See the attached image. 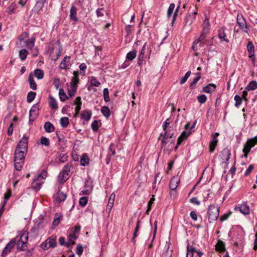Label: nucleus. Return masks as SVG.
Returning <instances> with one entry per match:
<instances>
[{
  "label": "nucleus",
  "instance_id": "35",
  "mask_svg": "<svg viewBox=\"0 0 257 257\" xmlns=\"http://www.w3.org/2000/svg\"><path fill=\"white\" fill-rule=\"evenodd\" d=\"M28 54V51L26 49H23L19 51V54L20 59L22 61H24L26 59Z\"/></svg>",
  "mask_w": 257,
  "mask_h": 257
},
{
  "label": "nucleus",
  "instance_id": "33",
  "mask_svg": "<svg viewBox=\"0 0 257 257\" xmlns=\"http://www.w3.org/2000/svg\"><path fill=\"white\" fill-rule=\"evenodd\" d=\"M81 117L86 120H89L91 116V111L90 110H84L81 114Z\"/></svg>",
  "mask_w": 257,
  "mask_h": 257
},
{
  "label": "nucleus",
  "instance_id": "29",
  "mask_svg": "<svg viewBox=\"0 0 257 257\" xmlns=\"http://www.w3.org/2000/svg\"><path fill=\"white\" fill-rule=\"evenodd\" d=\"M257 88V82L256 81H251L246 86L245 90L247 91L253 90Z\"/></svg>",
  "mask_w": 257,
  "mask_h": 257
},
{
  "label": "nucleus",
  "instance_id": "46",
  "mask_svg": "<svg viewBox=\"0 0 257 257\" xmlns=\"http://www.w3.org/2000/svg\"><path fill=\"white\" fill-rule=\"evenodd\" d=\"M36 93L33 91H30L27 95V101L28 102H31L35 98Z\"/></svg>",
  "mask_w": 257,
  "mask_h": 257
},
{
  "label": "nucleus",
  "instance_id": "13",
  "mask_svg": "<svg viewBox=\"0 0 257 257\" xmlns=\"http://www.w3.org/2000/svg\"><path fill=\"white\" fill-rule=\"evenodd\" d=\"M180 181V177L178 175L174 176L170 180L169 186L172 190H175L177 188Z\"/></svg>",
  "mask_w": 257,
  "mask_h": 257
},
{
  "label": "nucleus",
  "instance_id": "1",
  "mask_svg": "<svg viewBox=\"0 0 257 257\" xmlns=\"http://www.w3.org/2000/svg\"><path fill=\"white\" fill-rule=\"evenodd\" d=\"M28 138L23 136L19 142L14 156L15 168L18 170H21L25 161V156L28 152Z\"/></svg>",
  "mask_w": 257,
  "mask_h": 257
},
{
  "label": "nucleus",
  "instance_id": "56",
  "mask_svg": "<svg viewBox=\"0 0 257 257\" xmlns=\"http://www.w3.org/2000/svg\"><path fill=\"white\" fill-rule=\"evenodd\" d=\"M103 96L104 100L105 102H108L110 100L109 96V91L108 88H105L103 89Z\"/></svg>",
  "mask_w": 257,
  "mask_h": 257
},
{
  "label": "nucleus",
  "instance_id": "19",
  "mask_svg": "<svg viewBox=\"0 0 257 257\" xmlns=\"http://www.w3.org/2000/svg\"><path fill=\"white\" fill-rule=\"evenodd\" d=\"M77 238V236L75 234V232L70 233L68 237V240L67 241L68 247H72V246L75 243V240Z\"/></svg>",
  "mask_w": 257,
  "mask_h": 257
},
{
  "label": "nucleus",
  "instance_id": "27",
  "mask_svg": "<svg viewBox=\"0 0 257 257\" xmlns=\"http://www.w3.org/2000/svg\"><path fill=\"white\" fill-rule=\"evenodd\" d=\"M44 127L45 131L47 133H52L55 130L54 125L49 121L45 123Z\"/></svg>",
  "mask_w": 257,
  "mask_h": 257
},
{
  "label": "nucleus",
  "instance_id": "42",
  "mask_svg": "<svg viewBox=\"0 0 257 257\" xmlns=\"http://www.w3.org/2000/svg\"><path fill=\"white\" fill-rule=\"evenodd\" d=\"M137 56V51L136 50H133L129 52L126 56V59L130 61H132L134 60Z\"/></svg>",
  "mask_w": 257,
  "mask_h": 257
},
{
  "label": "nucleus",
  "instance_id": "2",
  "mask_svg": "<svg viewBox=\"0 0 257 257\" xmlns=\"http://www.w3.org/2000/svg\"><path fill=\"white\" fill-rule=\"evenodd\" d=\"M72 168V164L71 163H67V164L64 167L62 171L59 173L58 176V180L59 183L63 184L68 179Z\"/></svg>",
  "mask_w": 257,
  "mask_h": 257
},
{
  "label": "nucleus",
  "instance_id": "54",
  "mask_svg": "<svg viewBox=\"0 0 257 257\" xmlns=\"http://www.w3.org/2000/svg\"><path fill=\"white\" fill-rule=\"evenodd\" d=\"M175 5L174 4H171L167 11V16L170 18L173 14L175 9Z\"/></svg>",
  "mask_w": 257,
  "mask_h": 257
},
{
  "label": "nucleus",
  "instance_id": "11",
  "mask_svg": "<svg viewBox=\"0 0 257 257\" xmlns=\"http://www.w3.org/2000/svg\"><path fill=\"white\" fill-rule=\"evenodd\" d=\"M219 135V134L218 133H215L211 135V137L212 139L209 144V152L210 153H213L214 152L215 147L217 145V143L218 142L217 137H218Z\"/></svg>",
  "mask_w": 257,
  "mask_h": 257
},
{
  "label": "nucleus",
  "instance_id": "63",
  "mask_svg": "<svg viewBox=\"0 0 257 257\" xmlns=\"http://www.w3.org/2000/svg\"><path fill=\"white\" fill-rule=\"evenodd\" d=\"M196 75H197L196 77H195L192 82L190 84V86H193L194 85L196 84L197 83V82L199 80V79H200V73H197L196 74Z\"/></svg>",
  "mask_w": 257,
  "mask_h": 257
},
{
  "label": "nucleus",
  "instance_id": "53",
  "mask_svg": "<svg viewBox=\"0 0 257 257\" xmlns=\"http://www.w3.org/2000/svg\"><path fill=\"white\" fill-rule=\"evenodd\" d=\"M190 131H183L178 139H180L181 140H182V141L183 142L184 140H185L187 138V137L190 135Z\"/></svg>",
  "mask_w": 257,
  "mask_h": 257
},
{
  "label": "nucleus",
  "instance_id": "3",
  "mask_svg": "<svg viewBox=\"0 0 257 257\" xmlns=\"http://www.w3.org/2000/svg\"><path fill=\"white\" fill-rule=\"evenodd\" d=\"M219 213V208L217 206L213 204L209 206L207 214L209 223H213L218 219Z\"/></svg>",
  "mask_w": 257,
  "mask_h": 257
},
{
  "label": "nucleus",
  "instance_id": "36",
  "mask_svg": "<svg viewBox=\"0 0 257 257\" xmlns=\"http://www.w3.org/2000/svg\"><path fill=\"white\" fill-rule=\"evenodd\" d=\"M115 197V195L114 193H112L109 198L108 202L107 205V208H109V209L110 210L112 207H113L114 199Z\"/></svg>",
  "mask_w": 257,
  "mask_h": 257
},
{
  "label": "nucleus",
  "instance_id": "20",
  "mask_svg": "<svg viewBox=\"0 0 257 257\" xmlns=\"http://www.w3.org/2000/svg\"><path fill=\"white\" fill-rule=\"evenodd\" d=\"M170 243L166 242L163 251L162 252V257H171L172 254V250L169 249Z\"/></svg>",
  "mask_w": 257,
  "mask_h": 257
},
{
  "label": "nucleus",
  "instance_id": "62",
  "mask_svg": "<svg viewBox=\"0 0 257 257\" xmlns=\"http://www.w3.org/2000/svg\"><path fill=\"white\" fill-rule=\"evenodd\" d=\"M98 121L96 120L93 121L92 122V123H91V126L92 129L94 132H96L98 131Z\"/></svg>",
  "mask_w": 257,
  "mask_h": 257
},
{
  "label": "nucleus",
  "instance_id": "26",
  "mask_svg": "<svg viewBox=\"0 0 257 257\" xmlns=\"http://www.w3.org/2000/svg\"><path fill=\"white\" fill-rule=\"evenodd\" d=\"M28 81L30 84V88L33 90L37 89V85L34 80L33 75L31 73L28 77Z\"/></svg>",
  "mask_w": 257,
  "mask_h": 257
},
{
  "label": "nucleus",
  "instance_id": "12",
  "mask_svg": "<svg viewBox=\"0 0 257 257\" xmlns=\"http://www.w3.org/2000/svg\"><path fill=\"white\" fill-rule=\"evenodd\" d=\"M39 108L37 104L33 105L29 111L30 121H33L38 114Z\"/></svg>",
  "mask_w": 257,
  "mask_h": 257
},
{
  "label": "nucleus",
  "instance_id": "24",
  "mask_svg": "<svg viewBox=\"0 0 257 257\" xmlns=\"http://www.w3.org/2000/svg\"><path fill=\"white\" fill-rule=\"evenodd\" d=\"M216 87V86L212 83L207 85L203 88V91L206 93H210L214 91Z\"/></svg>",
  "mask_w": 257,
  "mask_h": 257
},
{
  "label": "nucleus",
  "instance_id": "37",
  "mask_svg": "<svg viewBox=\"0 0 257 257\" xmlns=\"http://www.w3.org/2000/svg\"><path fill=\"white\" fill-rule=\"evenodd\" d=\"M101 113L106 118H108L110 115V111L108 107L104 106L101 109Z\"/></svg>",
  "mask_w": 257,
  "mask_h": 257
},
{
  "label": "nucleus",
  "instance_id": "49",
  "mask_svg": "<svg viewBox=\"0 0 257 257\" xmlns=\"http://www.w3.org/2000/svg\"><path fill=\"white\" fill-rule=\"evenodd\" d=\"M234 100L235 101L234 105L236 107H238L242 102V98L240 96L236 95L234 96Z\"/></svg>",
  "mask_w": 257,
  "mask_h": 257
},
{
  "label": "nucleus",
  "instance_id": "21",
  "mask_svg": "<svg viewBox=\"0 0 257 257\" xmlns=\"http://www.w3.org/2000/svg\"><path fill=\"white\" fill-rule=\"evenodd\" d=\"M54 197L56 202H61L64 201L66 199L67 195L62 192L58 191L54 195Z\"/></svg>",
  "mask_w": 257,
  "mask_h": 257
},
{
  "label": "nucleus",
  "instance_id": "61",
  "mask_svg": "<svg viewBox=\"0 0 257 257\" xmlns=\"http://www.w3.org/2000/svg\"><path fill=\"white\" fill-rule=\"evenodd\" d=\"M191 74V71H188L185 75V76L181 79L180 80V84H183L185 83L188 78L189 77Z\"/></svg>",
  "mask_w": 257,
  "mask_h": 257
},
{
  "label": "nucleus",
  "instance_id": "31",
  "mask_svg": "<svg viewBox=\"0 0 257 257\" xmlns=\"http://www.w3.org/2000/svg\"><path fill=\"white\" fill-rule=\"evenodd\" d=\"M49 103L52 109H56L58 108L57 102L54 98L52 96H49Z\"/></svg>",
  "mask_w": 257,
  "mask_h": 257
},
{
  "label": "nucleus",
  "instance_id": "9",
  "mask_svg": "<svg viewBox=\"0 0 257 257\" xmlns=\"http://www.w3.org/2000/svg\"><path fill=\"white\" fill-rule=\"evenodd\" d=\"M17 242V238L12 239L5 246L2 253V257H5L11 251L12 249L14 247Z\"/></svg>",
  "mask_w": 257,
  "mask_h": 257
},
{
  "label": "nucleus",
  "instance_id": "32",
  "mask_svg": "<svg viewBox=\"0 0 257 257\" xmlns=\"http://www.w3.org/2000/svg\"><path fill=\"white\" fill-rule=\"evenodd\" d=\"M209 19L207 18H205L203 23V30L204 32L208 33L209 29Z\"/></svg>",
  "mask_w": 257,
  "mask_h": 257
},
{
  "label": "nucleus",
  "instance_id": "59",
  "mask_svg": "<svg viewBox=\"0 0 257 257\" xmlns=\"http://www.w3.org/2000/svg\"><path fill=\"white\" fill-rule=\"evenodd\" d=\"M11 196V191L9 190L7 193L5 194L4 200L3 202V206H4L7 202V201L9 199Z\"/></svg>",
  "mask_w": 257,
  "mask_h": 257
},
{
  "label": "nucleus",
  "instance_id": "60",
  "mask_svg": "<svg viewBox=\"0 0 257 257\" xmlns=\"http://www.w3.org/2000/svg\"><path fill=\"white\" fill-rule=\"evenodd\" d=\"M88 202V198L87 197H82L79 200V204L82 207L85 206Z\"/></svg>",
  "mask_w": 257,
  "mask_h": 257
},
{
  "label": "nucleus",
  "instance_id": "6",
  "mask_svg": "<svg viewBox=\"0 0 257 257\" xmlns=\"http://www.w3.org/2000/svg\"><path fill=\"white\" fill-rule=\"evenodd\" d=\"M62 53V48L59 46H53L50 53V57L51 60L56 61L60 57Z\"/></svg>",
  "mask_w": 257,
  "mask_h": 257
},
{
  "label": "nucleus",
  "instance_id": "45",
  "mask_svg": "<svg viewBox=\"0 0 257 257\" xmlns=\"http://www.w3.org/2000/svg\"><path fill=\"white\" fill-rule=\"evenodd\" d=\"M35 76L38 79H41L44 77V72L40 69H37L34 71Z\"/></svg>",
  "mask_w": 257,
  "mask_h": 257
},
{
  "label": "nucleus",
  "instance_id": "18",
  "mask_svg": "<svg viewBox=\"0 0 257 257\" xmlns=\"http://www.w3.org/2000/svg\"><path fill=\"white\" fill-rule=\"evenodd\" d=\"M43 183V181L42 180L36 177L32 183V188L36 190H38L41 188Z\"/></svg>",
  "mask_w": 257,
  "mask_h": 257
},
{
  "label": "nucleus",
  "instance_id": "16",
  "mask_svg": "<svg viewBox=\"0 0 257 257\" xmlns=\"http://www.w3.org/2000/svg\"><path fill=\"white\" fill-rule=\"evenodd\" d=\"M115 154V145L111 143L108 147L106 163L108 164L111 157Z\"/></svg>",
  "mask_w": 257,
  "mask_h": 257
},
{
  "label": "nucleus",
  "instance_id": "5",
  "mask_svg": "<svg viewBox=\"0 0 257 257\" xmlns=\"http://www.w3.org/2000/svg\"><path fill=\"white\" fill-rule=\"evenodd\" d=\"M28 240V232H24L19 239H17V246L18 249L20 250H25V246H26Z\"/></svg>",
  "mask_w": 257,
  "mask_h": 257
},
{
  "label": "nucleus",
  "instance_id": "30",
  "mask_svg": "<svg viewBox=\"0 0 257 257\" xmlns=\"http://www.w3.org/2000/svg\"><path fill=\"white\" fill-rule=\"evenodd\" d=\"M196 251L195 247L191 245H188L187 246L186 257H193V253Z\"/></svg>",
  "mask_w": 257,
  "mask_h": 257
},
{
  "label": "nucleus",
  "instance_id": "44",
  "mask_svg": "<svg viewBox=\"0 0 257 257\" xmlns=\"http://www.w3.org/2000/svg\"><path fill=\"white\" fill-rule=\"evenodd\" d=\"M60 124L62 127H66L69 124V118L67 117H63L60 119Z\"/></svg>",
  "mask_w": 257,
  "mask_h": 257
},
{
  "label": "nucleus",
  "instance_id": "43",
  "mask_svg": "<svg viewBox=\"0 0 257 257\" xmlns=\"http://www.w3.org/2000/svg\"><path fill=\"white\" fill-rule=\"evenodd\" d=\"M247 49L248 53L251 56H254V46L251 42H249L247 45Z\"/></svg>",
  "mask_w": 257,
  "mask_h": 257
},
{
  "label": "nucleus",
  "instance_id": "57",
  "mask_svg": "<svg viewBox=\"0 0 257 257\" xmlns=\"http://www.w3.org/2000/svg\"><path fill=\"white\" fill-rule=\"evenodd\" d=\"M155 200V196L153 195L152 197L151 198L150 200L149 201L148 203V208L146 211L147 214H149L150 211L151 210L152 204L154 203Z\"/></svg>",
  "mask_w": 257,
  "mask_h": 257
},
{
  "label": "nucleus",
  "instance_id": "15",
  "mask_svg": "<svg viewBox=\"0 0 257 257\" xmlns=\"http://www.w3.org/2000/svg\"><path fill=\"white\" fill-rule=\"evenodd\" d=\"M77 8L74 5L72 6L70 11V19L76 23L78 21V18L77 17Z\"/></svg>",
  "mask_w": 257,
  "mask_h": 257
},
{
  "label": "nucleus",
  "instance_id": "22",
  "mask_svg": "<svg viewBox=\"0 0 257 257\" xmlns=\"http://www.w3.org/2000/svg\"><path fill=\"white\" fill-rule=\"evenodd\" d=\"M218 37L221 41H225L227 43H228L229 41V39L227 38L224 28H221L219 30Z\"/></svg>",
  "mask_w": 257,
  "mask_h": 257
},
{
  "label": "nucleus",
  "instance_id": "34",
  "mask_svg": "<svg viewBox=\"0 0 257 257\" xmlns=\"http://www.w3.org/2000/svg\"><path fill=\"white\" fill-rule=\"evenodd\" d=\"M215 247L216 249L221 252H223L225 250V244L222 241H218Z\"/></svg>",
  "mask_w": 257,
  "mask_h": 257
},
{
  "label": "nucleus",
  "instance_id": "55",
  "mask_svg": "<svg viewBox=\"0 0 257 257\" xmlns=\"http://www.w3.org/2000/svg\"><path fill=\"white\" fill-rule=\"evenodd\" d=\"M40 142L42 145H44L47 147H48L50 145L49 139L45 137H41Z\"/></svg>",
  "mask_w": 257,
  "mask_h": 257
},
{
  "label": "nucleus",
  "instance_id": "4",
  "mask_svg": "<svg viewBox=\"0 0 257 257\" xmlns=\"http://www.w3.org/2000/svg\"><path fill=\"white\" fill-rule=\"evenodd\" d=\"M237 24L240 30L245 33H248V28L246 23V20L242 15L238 14L236 17Z\"/></svg>",
  "mask_w": 257,
  "mask_h": 257
},
{
  "label": "nucleus",
  "instance_id": "64",
  "mask_svg": "<svg viewBox=\"0 0 257 257\" xmlns=\"http://www.w3.org/2000/svg\"><path fill=\"white\" fill-rule=\"evenodd\" d=\"M83 251V246L80 244H78L76 248V253L79 255H81L82 254Z\"/></svg>",
  "mask_w": 257,
  "mask_h": 257
},
{
  "label": "nucleus",
  "instance_id": "52",
  "mask_svg": "<svg viewBox=\"0 0 257 257\" xmlns=\"http://www.w3.org/2000/svg\"><path fill=\"white\" fill-rule=\"evenodd\" d=\"M79 81V78L72 77L71 82H70V87L73 88L75 87L76 89H77V84Z\"/></svg>",
  "mask_w": 257,
  "mask_h": 257
},
{
  "label": "nucleus",
  "instance_id": "8",
  "mask_svg": "<svg viewBox=\"0 0 257 257\" xmlns=\"http://www.w3.org/2000/svg\"><path fill=\"white\" fill-rule=\"evenodd\" d=\"M208 33L204 32L202 31V33L200 35L199 38L194 41L192 45V49L194 51H197L198 49V47H201L203 46L204 43V40L206 37V35Z\"/></svg>",
  "mask_w": 257,
  "mask_h": 257
},
{
  "label": "nucleus",
  "instance_id": "7",
  "mask_svg": "<svg viewBox=\"0 0 257 257\" xmlns=\"http://www.w3.org/2000/svg\"><path fill=\"white\" fill-rule=\"evenodd\" d=\"M197 12L190 9L185 19V26H190L196 19Z\"/></svg>",
  "mask_w": 257,
  "mask_h": 257
},
{
  "label": "nucleus",
  "instance_id": "41",
  "mask_svg": "<svg viewBox=\"0 0 257 257\" xmlns=\"http://www.w3.org/2000/svg\"><path fill=\"white\" fill-rule=\"evenodd\" d=\"M59 95L60 99L62 101H64L67 99H68V97L67 96L65 92L64 91V90L62 88H61L59 89Z\"/></svg>",
  "mask_w": 257,
  "mask_h": 257
},
{
  "label": "nucleus",
  "instance_id": "28",
  "mask_svg": "<svg viewBox=\"0 0 257 257\" xmlns=\"http://www.w3.org/2000/svg\"><path fill=\"white\" fill-rule=\"evenodd\" d=\"M62 218V215L60 213H56L55 215V217H54V220L53 221V225L54 226V227H56V226H57L59 223H60V220H61Z\"/></svg>",
  "mask_w": 257,
  "mask_h": 257
},
{
  "label": "nucleus",
  "instance_id": "38",
  "mask_svg": "<svg viewBox=\"0 0 257 257\" xmlns=\"http://www.w3.org/2000/svg\"><path fill=\"white\" fill-rule=\"evenodd\" d=\"M246 143L251 149L257 144V136L248 139Z\"/></svg>",
  "mask_w": 257,
  "mask_h": 257
},
{
  "label": "nucleus",
  "instance_id": "23",
  "mask_svg": "<svg viewBox=\"0 0 257 257\" xmlns=\"http://www.w3.org/2000/svg\"><path fill=\"white\" fill-rule=\"evenodd\" d=\"M26 47L29 49H31L35 46V38L34 37H31L28 40H26L24 41Z\"/></svg>",
  "mask_w": 257,
  "mask_h": 257
},
{
  "label": "nucleus",
  "instance_id": "47",
  "mask_svg": "<svg viewBox=\"0 0 257 257\" xmlns=\"http://www.w3.org/2000/svg\"><path fill=\"white\" fill-rule=\"evenodd\" d=\"M70 57L66 56L61 61L60 64V68L62 69H65L67 67V65L66 64V61L67 59H70Z\"/></svg>",
  "mask_w": 257,
  "mask_h": 257
},
{
  "label": "nucleus",
  "instance_id": "39",
  "mask_svg": "<svg viewBox=\"0 0 257 257\" xmlns=\"http://www.w3.org/2000/svg\"><path fill=\"white\" fill-rule=\"evenodd\" d=\"M89 159L88 156L85 154H83L80 159L81 165L83 166H85L89 164Z\"/></svg>",
  "mask_w": 257,
  "mask_h": 257
},
{
  "label": "nucleus",
  "instance_id": "58",
  "mask_svg": "<svg viewBox=\"0 0 257 257\" xmlns=\"http://www.w3.org/2000/svg\"><path fill=\"white\" fill-rule=\"evenodd\" d=\"M197 100L201 104H203L206 101L207 97L205 95L201 94L197 96Z\"/></svg>",
  "mask_w": 257,
  "mask_h": 257
},
{
  "label": "nucleus",
  "instance_id": "40",
  "mask_svg": "<svg viewBox=\"0 0 257 257\" xmlns=\"http://www.w3.org/2000/svg\"><path fill=\"white\" fill-rule=\"evenodd\" d=\"M47 242L48 243V245L50 247H55L56 246L57 242L56 237H51L48 238L47 240Z\"/></svg>",
  "mask_w": 257,
  "mask_h": 257
},
{
  "label": "nucleus",
  "instance_id": "51",
  "mask_svg": "<svg viewBox=\"0 0 257 257\" xmlns=\"http://www.w3.org/2000/svg\"><path fill=\"white\" fill-rule=\"evenodd\" d=\"M251 148L249 146H248V144L246 143L245 145H244L243 149L242 150V152L244 153V156L245 158L247 157L248 154L250 151Z\"/></svg>",
  "mask_w": 257,
  "mask_h": 257
},
{
  "label": "nucleus",
  "instance_id": "25",
  "mask_svg": "<svg viewBox=\"0 0 257 257\" xmlns=\"http://www.w3.org/2000/svg\"><path fill=\"white\" fill-rule=\"evenodd\" d=\"M167 133L168 131H166L164 133H162L159 138V139L161 141V145L163 146H165L168 143L167 141L168 137L167 136Z\"/></svg>",
  "mask_w": 257,
  "mask_h": 257
},
{
  "label": "nucleus",
  "instance_id": "14",
  "mask_svg": "<svg viewBox=\"0 0 257 257\" xmlns=\"http://www.w3.org/2000/svg\"><path fill=\"white\" fill-rule=\"evenodd\" d=\"M234 210L236 211L239 210L244 215H247L250 213L249 207L246 203H242L239 206L235 207Z\"/></svg>",
  "mask_w": 257,
  "mask_h": 257
},
{
  "label": "nucleus",
  "instance_id": "17",
  "mask_svg": "<svg viewBox=\"0 0 257 257\" xmlns=\"http://www.w3.org/2000/svg\"><path fill=\"white\" fill-rule=\"evenodd\" d=\"M47 0H36V4L33 11L35 13H39L43 8L44 4Z\"/></svg>",
  "mask_w": 257,
  "mask_h": 257
},
{
  "label": "nucleus",
  "instance_id": "50",
  "mask_svg": "<svg viewBox=\"0 0 257 257\" xmlns=\"http://www.w3.org/2000/svg\"><path fill=\"white\" fill-rule=\"evenodd\" d=\"M17 7V4L15 3H12L8 8V13L10 15H12L15 13V9Z\"/></svg>",
  "mask_w": 257,
  "mask_h": 257
},
{
  "label": "nucleus",
  "instance_id": "48",
  "mask_svg": "<svg viewBox=\"0 0 257 257\" xmlns=\"http://www.w3.org/2000/svg\"><path fill=\"white\" fill-rule=\"evenodd\" d=\"M91 85L95 87H98L100 83L98 81L97 78L94 76H92L90 79Z\"/></svg>",
  "mask_w": 257,
  "mask_h": 257
},
{
  "label": "nucleus",
  "instance_id": "10",
  "mask_svg": "<svg viewBox=\"0 0 257 257\" xmlns=\"http://www.w3.org/2000/svg\"><path fill=\"white\" fill-rule=\"evenodd\" d=\"M230 155L231 152L229 149L225 148L222 150L219 154V157L222 163L227 164L230 159Z\"/></svg>",
  "mask_w": 257,
  "mask_h": 257
}]
</instances>
